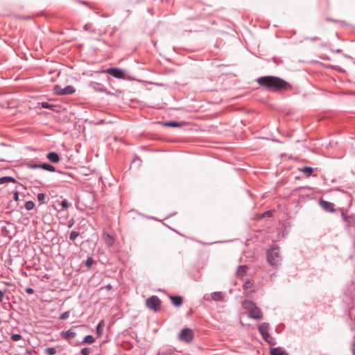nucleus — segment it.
I'll use <instances>...</instances> for the list:
<instances>
[{
    "instance_id": "1",
    "label": "nucleus",
    "mask_w": 355,
    "mask_h": 355,
    "mask_svg": "<svg viewBox=\"0 0 355 355\" xmlns=\"http://www.w3.org/2000/svg\"><path fill=\"white\" fill-rule=\"evenodd\" d=\"M257 82L261 87L273 92L292 89V86L290 83L277 76H261L257 80Z\"/></svg>"
},
{
    "instance_id": "2",
    "label": "nucleus",
    "mask_w": 355,
    "mask_h": 355,
    "mask_svg": "<svg viewBox=\"0 0 355 355\" xmlns=\"http://www.w3.org/2000/svg\"><path fill=\"white\" fill-rule=\"evenodd\" d=\"M268 262L272 266L277 267L280 264L281 257L279 248L277 246H272L267 251Z\"/></svg>"
},
{
    "instance_id": "3",
    "label": "nucleus",
    "mask_w": 355,
    "mask_h": 355,
    "mask_svg": "<svg viewBox=\"0 0 355 355\" xmlns=\"http://www.w3.org/2000/svg\"><path fill=\"white\" fill-rule=\"evenodd\" d=\"M245 310L248 315L253 319L260 320L263 318V313L261 309L252 301L245 300Z\"/></svg>"
},
{
    "instance_id": "4",
    "label": "nucleus",
    "mask_w": 355,
    "mask_h": 355,
    "mask_svg": "<svg viewBox=\"0 0 355 355\" xmlns=\"http://www.w3.org/2000/svg\"><path fill=\"white\" fill-rule=\"evenodd\" d=\"M161 300L156 295H152L146 300L147 308L154 312H157L161 308Z\"/></svg>"
},
{
    "instance_id": "5",
    "label": "nucleus",
    "mask_w": 355,
    "mask_h": 355,
    "mask_svg": "<svg viewBox=\"0 0 355 355\" xmlns=\"http://www.w3.org/2000/svg\"><path fill=\"white\" fill-rule=\"evenodd\" d=\"M194 338V333L190 328L186 327L181 330L178 334V339L186 343H191Z\"/></svg>"
},
{
    "instance_id": "6",
    "label": "nucleus",
    "mask_w": 355,
    "mask_h": 355,
    "mask_svg": "<svg viewBox=\"0 0 355 355\" xmlns=\"http://www.w3.org/2000/svg\"><path fill=\"white\" fill-rule=\"evenodd\" d=\"M106 72L110 76L118 79H123L125 76L124 71L117 67L109 68L106 70Z\"/></svg>"
},
{
    "instance_id": "7",
    "label": "nucleus",
    "mask_w": 355,
    "mask_h": 355,
    "mask_svg": "<svg viewBox=\"0 0 355 355\" xmlns=\"http://www.w3.org/2000/svg\"><path fill=\"white\" fill-rule=\"evenodd\" d=\"M89 87L97 92L105 93L107 95H111L112 93L108 92L107 89L101 83L96 82H90L89 83Z\"/></svg>"
},
{
    "instance_id": "8",
    "label": "nucleus",
    "mask_w": 355,
    "mask_h": 355,
    "mask_svg": "<svg viewBox=\"0 0 355 355\" xmlns=\"http://www.w3.org/2000/svg\"><path fill=\"white\" fill-rule=\"evenodd\" d=\"M320 205L327 211L334 212L335 211L334 204L326 200H321L320 201Z\"/></svg>"
},
{
    "instance_id": "9",
    "label": "nucleus",
    "mask_w": 355,
    "mask_h": 355,
    "mask_svg": "<svg viewBox=\"0 0 355 355\" xmlns=\"http://www.w3.org/2000/svg\"><path fill=\"white\" fill-rule=\"evenodd\" d=\"M76 328V327H73L71 329H69L66 331H62L61 333V336L62 338L66 340H69L71 338H74L76 336V333L73 331V329Z\"/></svg>"
},
{
    "instance_id": "10",
    "label": "nucleus",
    "mask_w": 355,
    "mask_h": 355,
    "mask_svg": "<svg viewBox=\"0 0 355 355\" xmlns=\"http://www.w3.org/2000/svg\"><path fill=\"white\" fill-rule=\"evenodd\" d=\"M169 298L175 306H180L183 303V298L180 295H170Z\"/></svg>"
},
{
    "instance_id": "11",
    "label": "nucleus",
    "mask_w": 355,
    "mask_h": 355,
    "mask_svg": "<svg viewBox=\"0 0 355 355\" xmlns=\"http://www.w3.org/2000/svg\"><path fill=\"white\" fill-rule=\"evenodd\" d=\"M46 158L53 163H58L60 161V156L56 152H50L47 154Z\"/></svg>"
},
{
    "instance_id": "12",
    "label": "nucleus",
    "mask_w": 355,
    "mask_h": 355,
    "mask_svg": "<svg viewBox=\"0 0 355 355\" xmlns=\"http://www.w3.org/2000/svg\"><path fill=\"white\" fill-rule=\"evenodd\" d=\"M211 298L214 301H223L225 298V294L220 291H216L211 293Z\"/></svg>"
},
{
    "instance_id": "13",
    "label": "nucleus",
    "mask_w": 355,
    "mask_h": 355,
    "mask_svg": "<svg viewBox=\"0 0 355 355\" xmlns=\"http://www.w3.org/2000/svg\"><path fill=\"white\" fill-rule=\"evenodd\" d=\"M268 330H269L268 324H267L266 322H263L259 326V331L260 332L262 337L264 336L265 335L269 334Z\"/></svg>"
},
{
    "instance_id": "14",
    "label": "nucleus",
    "mask_w": 355,
    "mask_h": 355,
    "mask_svg": "<svg viewBox=\"0 0 355 355\" xmlns=\"http://www.w3.org/2000/svg\"><path fill=\"white\" fill-rule=\"evenodd\" d=\"M299 171L304 174L306 178H309L313 173V168L311 166H303L300 168Z\"/></svg>"
},
{
    "instance_id": "15",
    "label": "nucleus",
    "mask_w": 355,
    "mask_h": 355,
    "mask_svg": "<svg viewBox=\"0 0 355 355\" xmlns=\"http://www.w3.org/2000/svg\"><path fill=\"white\" fill-rule=\"evenodd\" d=\"M270 352L271 355H288L287 352L280 347L272 348Z\"/></svg>"
},
{
    "instance_id": "16",
    "label": "nucleus",
    "mask_w": 355,
    "mask_h": 355,
    "mask_svg": "<svg viewBox=\"0 0 355 355\" xmlns=\"http://www.w3.org/2000/svg\"><path fill=\"white\" fill-rule=\"evenodd\" d=\"M8 182L17 183V182L14 178L10 176H3L0 178V184H3Z\"/></svg>"
},
{
    "instance_id": "17",
    "label": "nucleus",
    "mask_w": 355,
    "mask_h": 355,
    "mask_svg": "<svg viewBox=\"0 0 355 355\" xmlns=\"http://www.w3.org/2000/svg\"><path fill=\"white\" fill-rule=\"evenodd\" d=\"M76 92V89L72 85H67L63 88V96L70 95Z\"/></svg>"
},
{
    "instance_id": "18",
    "label": "nucleus",
    "mask_w": 355,
    "mask_h": 355,
    "mask_svg": "<svg viewBox=\"0 0 355 355\" xmlns=\"http://www.w3.org/2000/svg\"><path fill=\"white\" fill-rule=\"evenodd\" d=\"M263 338L270 345H275L276 344L275 339L271 335H270V334L263 336Z\"/></svg>"
},
{
    "instance_id": "19",
    "label": "nucleus",
    "mask_w": 355,
    "mask_h": 355,
    "mask_svg": "<svg viewBox=\"0 0 355 355\" xmlns=\"http://www.w3.org/2000/svg\"><path fill=\"white\" fill-rule=\"evenodd\" d=\"M41 168L50 172H55L56 171L55 166L47 163L41 164Z\"/></svg>"
},
{
    "instance_id": "20",
    "label": "nucleus",
    "mask_w": 355,
    "mask_h": 355,
    "mask_svg": "<svg viewBox=\"0 0 355 355\" xmlns=\"http://www.w3.org/2000/svg\"><path fill=\"white\" fill-rule=\"evenodd\" d=\"M95 341V338L94 336L91 335H87L85 336L83 341L80 343V344H92Z\"/></svg>"
},
{
    "instance_id": "21",
    "label": "nucleus",
    "mask_w": 355,
    "mask_h": 355,
    "mask_svg": "<svg viewBox=\"0 0 355 355\" xmlns=\"http://www.w3.org/2000/svg\"><path fill=\"white\" fill-rule=\"evenodd\" d=\"M44 353L46 355H54V354H55L57 353V350H56L55 347H46L44 349Z\"/></svg>"
},
{
    "instance_id": "22",
    "label": "nucleus",
    "mask_w": 355,
    "mask_h": 355,
    "mask_svg": "<svg viewBox=\"0 0 355 355\" xmlns=\"http://www.w3.org/2000/svg\"><path fill=\"white\" fill-rule=\"evenodd\" d=\"M104 326V322L101 320L96 326V331L98 336H100L103 333V328Z\"/></svg>"
},
{
    "instance_id": "23",
    "label": "nucleus",
    "mask_w": 355,
    "mask_h": 355,
    "mask_svg": "<svg viewBox=\"0 0 355 355\" xmlns=\"http://www.w3.org/2000/svg\"><path fill=\"white\" fill-rule=\"evenodd\" d=\"M163 124H164V125L168 126V127H180V124L179 122L173 121H166V122H164Z\"/></svg>"
},
{
    "instance_id": "24",
    "label": "nucleus",
    "mask_w": 355,
    "mask_h": 355,
    "mask_svg": "<svg viewBox=\"0 0 355 355\" xmlns=\"http://www.w3.org/2000/svg\"><path fill=\"white\" fill-rule=\"evenodd\" d=\"M53 92L57 95L63 96V94H62L63 88L61 87L60 85H55Z\"/></svg>"
},
{
    "instance_id": "25",
    "label": "nucleus",
    "mask_w": 355,
    "mask_h": 355,
    "mask_svg": "<svg viewBox=\"0 0 355 355\" xmlns=\"http://www.w3.org/2000/svg\"><path fill=\"white\" fill-rule=\"evenodd\" d=\"M94 263V260L92 257H88L85 262V265L87 268H90Z\"/></svg>"
},
{
    "instance_id": "26",
    "label": "nucleus",
    "mask_w": 355,
    "mask_h": 355,
    "mask_svg": "<svg viewBox=\"0 0 355 355\" xmlns=\"http://www.w3.org/2000/svg\"><path fill=\"white\" fill-rule=\"evenodd\" d=\"M4 224V221H0V228L1 230L2 234L4 235H7L9 231L7 230L6 226Z\"/></svg>"
},
{
    "instance_id": "27",
    "label": "nucleus",
    "mask_w": 355,
    "mask_h": 355,
    "mask_svg": "<svg viewBox=\"0 0 355 355\" xmlns=\"http://www.w3.org/2000/svg\"><path fill=\"white\" fill-rule=\"evenodd\" d=\"M34 207L35 203L32 200H28L25 204V208L28 211L32 210L34 208Z\"/></svg>"
},
{
    "instance_id": "28",
    "label": "nucleus",
    "mask_w": 355,
    "mask_h": 355,
    "mask_svg": "<svg viewBox=\"0 0 355 355\" xmlns=\"http://www.w3.org/2000/svg\"><path fill=\"white\" fill-rule=\"evenodd\" d=\"M46 198V196L44 193H39L37 196L38 201L40 202L41 203H45Z\"/></svg>"
},
{
    "instance_id": "29",
    "label": "nucleus",
    "mask_w": 355,
    "mask_h": 355,
    "mask_svg": "<svg viewBox=\"0 0 355 355\" xmlns=\"http://www.w3.org/2000/svg\"><path fill=\"white\" fill-rule=\"evenodd\" d=\"M105 243L108 246H112L114 244V239L109 234H107V238L105 239Z\"/></svg>"
},
{
    "instance_id": "30",
    "label": "nucleus",
    "mask_w": 355,
    "mask_h": 355,
    "mask_svg": "<svg viewBox=\"0 0 355 355\" xmlns=\"http://www.w3.org/2000/svg\"><path fill=\"white\" fill-rule=\"evenodd\" d=\"M272 216V211H267L259 216V219L263 218L265 217H271Z\"/></svg>"
},
{
    "instance_id": "31",
    "label": "nucleus",
    "mask_w": 355,
    "mask_h": 355,
    "mask_svg": "<svg viewBox=\"0 0 355 355\" xmlns=\"http://www.w3.org/2000/svg\"><path fill=\"white\" fill-rule=\"evenodd\" d=\"M78 236H79V232H76V231H72L69 234V239L71 241H75Z\"/></svg>"
},
{
    "instance_id": "32",
    "label": "nucleus",
    "mask_w": 355,
    "mask_h": 355,
    "mask_svg": "<svg viewBox=\"0 0 355 355\" xmlns=\"http://www.w3.org/2000/svg\"><path fill=\"white\" fill-rule=\"evenodd\" d=\"M21 336L19 334H12L10 336V339L12 340V341H18L19 340L21 339Z\"/></svg>"
},
{
    "instance_id": "33",
    "label": "nucleus",
    "mask_w": 355,
    "mask_h": 355,
    "mask_svg": "<svg viewBox=\"0 0 355 355\" xmlns=\"http://www.w3.org/2000/svg\"><path fill=\"white\" fill-rule=\"evenodd\" d=\"M27 167L31 169H37L41 168V164L28 163L27 164Z\"/></svg>"
},
{
    "instance_id": "34",
    "label": "nucleus",
    "mask_w": 355,
    "mask_h": 355,
    "mask_svg": "<svg viewBox=\"0 0 355 355\" xmlns=\"http://www.w3.org/2000/svg\"><path fill=\"white\" fill-rule=\"evenodd\" d=\"M237 275L241 277H243L244 275V265H241L238 267Z\"/></svg>"
},
{
    "instance_id": "35",
    "label": "nucleus",
    "mask_w": 355,
    "mask_h": 355,
    "mask_svg": "<svg viewBox=\"0 0 355 355\" xmlns=\"http://www.w3.org/2000/svg\"><path fill=\"white\" fill-rule=\"evenodd\" d=\"M69 314H70V312L69 311H65L60 315L59 319L61 320H65L69 317Z\"/></svg>"
},
{
    "instance_id": "36",
    "label": "nucleus",
    "mask_w": 355,
    "mask_h": 355,
    "mask_svg": "<svg viewBox=\"0 0 355 355\" xmlns=\"http://www.w3.org/2000/svg\"><path fill=\"white\" fill-rule=\"evenodd\" d=\"M41 105L43 108L50 109V110H53V107H55V105L49 104L48 102H42L41 103Z\"/></svg>"
},
{
    "instance_id": "37",
    "label": "nucleus",
    "mask_w": 355,
    "mask_h": 355,
    "mask_svg": "<svg viewBox=\"0 0 355 355\" xmlns=\"http://www.w3.org/2000/svg\"><path fill=\"white\" fill-rule=\"evenodd\" d=\"M92 352V349L89 347L83 348L80 351L83 355H89Z\"/></svg>"
},
{
    "instance_id": "38",
    "label": "nucleus",
    "mask_w": 355,
    "mask_h": 355,
    "mask_svg": "<svg viewBox=\"0 0 355 355\" xmlns=\"http://www.w3.org/2000/svg\"><path fill=\"white\" fill-rule=\"evenodd\" d=\"M60 205L62 209H67L69 206V204L68 201L66 199H64L61 201Z\"/></svg>"
},
{
    "instance_id": "39",
    "label": "nucleus",
    "mask_w": 355,
    "mask_h": 355,
    "mask_svg": "<svg viewBox=\"0 0 355 355\" xmlns=\"http://www.w3.org/2000/svg\"><path fill=\"white\" fill-rule=\"evenodd\" d=\"M257 253H258V250L257 249L254 248L253 250L252 251V255L248 256L247 257L253 260L256 257Z\"/></svg>"
},
{
    "instance_id": "40",
    "label": "nucleus",
    "mask_w": 355,
    "mask_h": 355,
    "mask_svg": "<svg viewBox=\"0 0 355 355\" xmlns=\"http://www.w3.org/2000/svg\"><path fill=\"white\" fill-rule=\"evenodd\" d=\"M25 291L28 294H33L34 293V290L32 288L28 287L25 289Z\"/></svg>"
},
{
    "instance_id": "41",
    "label": "nucleus",
    "mask_w": 355,
    "mask_h": 355,
    "mask_svg": "<svg viewBox=\"0 0 355 355\" xmlns=\"http://www.w3.org/2000/svg\"><path fill=\"white\" fill-rule=\"evenodd\" d=\"M4 293L2 291L0 290V303L3 302Z\"/></svg>"
},
{
    "instance_id": "42",
    "label": "nucleus",
    "mask_w": 355,
    "mask_h": 355,
    "mask_svg": "<svg viewBox=\"0 0 355 355\" xmlns=\"http://www.w3.org/2000/svg\"><path fill=\"white\" fill-rule=\"evenodd\" d=\"M14 200L15 201H17L19 200V192L18 191H15L14 193Z\"/></svg>"
},
{
    "instance_id": "43",
    "label": "nucleus",
    "mask_w": 355,
    "mask_h": 355,
    "mask_svg": "<svg viewBox=\"0 0 355 355\" xmlns=\"http://www.w3.org/2000/svg\"><path fill=\"white\" fill-rule=\"evenodd\" d=\"M83 29L86 31H89V32H91V33H93L92 31H91L88 26L87 24H85L84 26H83Z\"/></svg>"
},
{
    "instance_id": "44",
    "label": "nucleus",
    "mask_w": 355,
    "mask_h": 355,
    "mask_svg": "<svg viewBox=\"0 0 355 355\" xmlns=\"http://www.w3.org/2000/svg\"><path fill=\"white\" fill-rule=\"evenodd\" d=\"M352 355H355V342L354 343V344L352 346Z\"/></svg>"
},
{
    "instance_id": "45",
    "label": "nucleus",
    "mask_w": 355,
    "mask_h": 355,
    "mask_svg": "<svg viewBox=\"0 0 355 355\" xmlns=\"http://www.w3.org/2000/svg\"><path fill=\"white\" fill-rule=\"evenodd\" d=\"M112 285H111V284H107V285L105 286V288H106L107 290H111V289H112Z\"/></svg>"
},
{
    "instance_id": "46",
    "label": "nucleus",
    "mask_w": 355,
    "mask_h": 355,
    "mask_svg": "<svg viewBox=\"0 0 355 355\" xmlns=\"http://www.w3.org/2000/svg\"><path fill=\"white\" fill-rule=\"evenodd\" d=\"M73 224V221L72 220L71 222H69V227H71Z\"/></svg>"
},
{
    "instance_id": "47",
    "label": "nucleus",
    "mask_w": 355,
    "mask_h": 355,
    "mask_svg": "<svg viewBox=\"0 0 355 355\" xmlns=\"http://www.w3.org/2000/svg\"><path fill=\"white\" fill-rule=\"evenodd\" d=\"M248 283H249L248 282H245V288H248L247 284H248Z\"/></svg>"
},
{
    "instance_id": "48",
    "label": "nucleus",
    "mask_w": 355,
    "mask_h": 355,
    "mask_svg": "<svg viewBox=\"0 0 355 355\" xmlns=\"http://www.w3.org/2000/svg\"><path fill=\"white\" fill-rule=\"evenodd\" d=\"M1 324V320L0 319V324Z\"/></svg>"
}]
</instances>
